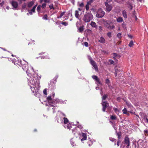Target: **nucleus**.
<instances>
[{
    "label": "nucleus",
    "instance_id": "1",
    "mask_svg": "<svg viewBox=\"0 0 148 148\" xmlns=\"http://www.w3.org/2000/svg\"><path fill=\"white\" fill-rule=\"evenodd\" d=\"M23 69L26 71L28 77V85L30 86L33 93L36 94L40 88V77L36 73H35L33 67L29 66L27 64H22Z\"/></svg>",
    "mask_w": 148,
    "mask_h": 148
},
{
    "label": "nucleus",
    "instance_id": "2",
    "mask_svg": "<svg viewBox=\"0 0 148 148\" xmlns=\"http://www.w3.org/2000/svg\"><path fill=\"white\" fill-rule=\"evenodd\" d=\"M54 93H53L51 96H49L47 97V103L46 104V106L56 107V104L58 103H60L62 104L66 103V101H63L62 100H60L58 99L53 100L52 99L54 98Z\"/></svg>",
    "mask_w": 148,
    "mask_h": 148
},
{
    "label": "nucleus",
    "instance_id": "3",
    "mask_svg": "<svg viewBox=\"0 0 148 148\" xmlns=\"http://www.w3.org/2000/svg\"><path fill=\"white\" fill-rule=\"evenodd\" d=\"M73 133L74 134H77L79 136V139L81 142L84 143V141L85 140L87 139V135L86 134L83 133H80L77 131V130L75 128L72 130Z\"/></svg>",
    "mask_w": 148,
    "mask_h": 148
},
{
    "label": "nucleus",
    "instance_id": "4",
    "mask_svg": "<svg viewBox=\"0 0 148 148\" xmlns=\"http://www.w3.org/2000/svg\"><path fill=\"white\" fill-rule=\"evenodd\" d=\"M93 18V15L90 12H86L84 14L83 20L85 22L88 23L92 20Z\"/></svg>",
    "mask_w": 148,
    "mask_h": 148
},
{
    "label": "nucleus",
    "instance_id": "5",
    "mask_svg": "<svg viewBox=\"0 0 148 148\" xmlns=\"http://www.w3.org/2000/svg\"><path fill=\"white\" fill-rule=\"evenodd\" d=\"M64 123L65 124L64 125V127L69 130H70L71 128H72V126L71 124L70 123H69V120L68 119L64 117L63 118Z\"/></svg>",
    "mask_w": 148,
    "mask_h": 148
},
{
    "label": "nucleus",
    "instance_id": "6",
    "mask_svg": "<svg viewBox=\"0 0 148 148\" xmlns=\"http://www.w3.org/2000/svg\"><path fill=\"white\" fill-rule=\"evenodd\" d=\"M107 97L106 95H105L102 97V105L103 107V111L105 112L106 108L108 107V104L104 100H105Z\"/></svg>",
    "mask_w": 148,
    "mask_h": 148
},
{
    "label": "nucleus",
    "instance_id": "7",
    "mask_svg": "<svg viewBox=\"0 0 148 148\" xmlns=\"http://www.w3.org/2000/svg\"><path fill=\"white\" fill-rule=\"evenodd\" d=\"M105 14V12L101 9H99L97 13L96 17L100 18L102 17Z\"/></svg>",
    "mask_w": 148,
    "mask_h": 148
},
{
    "label": "nucleus",
    "instance_id": "8",
    "mask_svg": "<svg viewBox=\"0 0 148 148\" xmlns=\"http://www.w3.org/2000/svg\"><path fill=\"white\" fill-rule=\"evenodd\" d=\"M88 58L90 60V62L91 65L95 68V70L97 71L98 70V69L96 63L91 58L90 56H88Z\"/></svg>",
    "mask_w": 148,
    "mask_h": 148
},
{
    "label": "nucleus",
    "instance_id": "9",
    "mask_svg": "<svg viewBox=\"0 0 148 148\" xmlns=\"http://www.w3.org/2000/svg\"><path fill=\"white\" fill-rule=\"evenodd\" d=\"M124 143L125 144L127 145L126 147L128 148L130 146V139L128 137H125L124 139Z\"/></svg>",
    "mask_w": 148,
    "mask_h": 148
},
{
    "label": "nucleus",
    "instance_id": "10",
    "mask_svg": "<svg viewBox=\"0 0 148 148\" xmlns=\"http://www.w3.org/2000/svg\"><path fill=\"white\" fill-rule=\"evenodd\" d=\"M36 6V5L34 6L33 8L29 12V13H27V14L28 15H32V14L33 13H34L35 12V10Z\"/></svg>",
    "mask_w": 148,
    "mask_h": 148
},
{
    "label": "nucleus",
    "instance_id": "11",
    "mask_svg": "<svg viewBox=\"0 0 148 148\" xmlns=\"http://www.w3.org/2000/svg\"><path fill=\"white\" fill-rule=\"evenodd\" d=\"M105 5L106 7V10L108 12L110 11L112 9V6L107 3H105Z\"/></svg>",
    "mask_w": 148,
    "mask_h": 148
},
{
    "label": "nucleus",
    "instance_id": "12",
    "mask_svg": "<svg viewBox=\"0 0 148 148\" xmlns=\"http://www.w3.org/2000/svg\"><path fill=\"white\" fill-rule=\"evenodd\" d=\"M75 139L73 138L71 139L70 140V143L71 145L73 147L76 146V145L75 142Z\"/></svg>",
    "mask_w": 148,
    "mask_h": 148
},
{
    "label": "nucleus",
    "instance_id": "13",
    "mask_svg": "<svg viewBox=\"0 0 148 148\" xmlns=\"http://www.w3.org/2000/svg\"><path fill=\"white\" fill-rule=\"evenodd\" d=\"M92 78L95 79V81L99 84H101V83L99 81V79L96 75H93L92 76Z\"/></svg>",
    "mask_w": 148,
    "mask_h": 148
},
{
    "label": "nucleus",
    "instance_id": "14",
    "mask_svg": "<svg viewBox=\"0 0 148 148\" xmlns=\"http://www.w3.org/2000/svg\"><path fill=\"white\" fill-rule=\"evenodd\" d=\"M11 4L12 6L15 9L17 8L18 6V3L16 2L12 1L11 3Z\"/></svg>",
    "mask_w": 148,
    "mask_h": 148
},
{
    "label": "nucleus",
    "instance_id": "15",
    "mask_svg": "<svg viewBox=\"0 0 148 148\" xmlns=\"http://www.w3.org/2000/svg\"><path fill=\"white\" fill-rule=\"evenodd\" d=\"M40 55H42L43 54H45V56H43L41 57V58H49V57L47 55L48 54L47 53H45V52H42L39 54Z\"/></svg>",
    "mask_w": 148,
    "mask_h": 148
},
{
    "label": "nucleus",
    "instance_id": "16",
    "mask_svg": "<svg viewBox=\"0 0 148 148\" xmlns=\"http://www.w3.org/2000/svg\"><path fill=\"white\" fill-rule=\"evenodd\" d=\"M80 13L79 11L78 10H75V17L77 18L78 19L79 18V13Z\"/></svg>",
    "mask_w": 148,
    "mask_h": 148
},
{
    "label": "nucleus",
    "instance_id": "17",
    "mask_svg": "<svg viewBox=\"0 0 148 148\" xmlns=\"http://www.w3.org/2000/svg\"><path fill=\"white\" fill-rule=\"evenodd\" d=\"M34 1H30L27 3V6L29 8H30L31 7L32 5H33L34 3Z\"/></svg>",
    "mask_w": 148,
    "mask_h": 148
},
{
    "label": "nucleus",
    "instance_id": "18",
    "mask_svg": "<svg viewBox=\"0 0 148 148\" xmlns=\"http://www.w3.org/2000/svg\"><path fill=\"white\" fill-rule=\"evenodd\" d=\"M75 125L78 128H79L80 130H81L83 128L82 125L79 124L78 122H77V123Z\"/></svg>",
    "mask_w": 148,
    "mask_h": 148
},
{
    "label": "nucleus",
    "instance_id": "19",
    "mask_svg": "<svg viewBox=\"0 0 148 148\" xmlns=\"http://www.w3.org/2000/svg\"><path fill=\"white\" fill-rule=\"evenodd\" d=\"M99 41L101 43H104L105 42V40L103 36H101L99 40Z\"/></svg>",
    "mask_w": 148,
    "mask_h": 148
},
{
    "label": "nucleus",
    "instance_id": "20",
    "mask_svg": "<svg viewBox=\"0 0 148 148\" xmlns=\"http://www.w3.org/2000/svg\"><path fill=\"white\" fill-rule=\"evenodd\" d=\"M90 25L93 27L96 28L97 27V25L95 22H91L90 24Z\"/></svg>",
    "mask_w": 148,
    "mask_h": 148
},
{
    "label": "nucleus",
    "instance_id": "21",
    "mask_svg": "<svg viewBox=\"0 0 148 148\" xmlns=\"http://www.w3.org/2000/svg\"><path fill=\"white\" fill-rule=\"evenodd\" d=\"M122 14L123 17L125 18H126L127 17V16L126 14V12L125 10H123L122 12Z\"/></svg>",
    "mask_w": 148,
    "mask_h": 148
},
{
    "label": "nucleus",
    "instance_id": "22",
    "mask_svg": "<svg viewBox=\"0 0 148 148\" xmlns=\"http://www.w3.org/2000/svg\"><path fill=\"white\" fill-rule=\"evenodd\" d=\"M116 21L118 22H121L123 21V19L122 17H119L117 19Z\"/></svg>",
    "mask_w": 148,
    "mask_h": 148
},
{
    "label": "nucleus",
    "instance_id": "23",
    "mask_svg": "<svg viewBox=\"0 0 148 148\" xmlns=\"http://www.w3.org/2000/svg\"><path fill=\"white\" fill-rule=\"evenodd\" d=\"M122 112L124 114H125L127 115H128L129 114L128 113V111H127L126 108H124V109H123L122 110Z\"/></svg>",
    "mask_w": 148,
    "mask_h": 148
},
{
    "label": "nucleus",
    "instance_id": "24",
    "mask_svg": "<svg viewBox=\"0 0 148 148\" xmlns=\"http://www.w3.org/2000/svg\"><path fill=\"white\" fill-rule=\"evenodd\" d=\"M65 13V12H62L60 14V16H58L57 18H61L63 16L64 14Z\"/></svg>",
    "mask_w": 148,
    "mask_h": 148
},
{
    "label": "nucleus",
    "instance_id": "25",
    "mask_svg": "<svg viewBox=\"0 0 148 148\" xmlns=\"http://www.w3.org/2000/svg\"><path fill=\"white\" fill-rule=\"evenodd\" d=\"M115 28V26L114 25H110L108 27V28L110 30H111Z\"/></svg>",
    "mask_w": 148,
    "mask_h": 148
},
{
    "label": "nucleus",
    "instance_id": "26",
    "mask_svg": "<svg viewBox=\"0 0 148 148\" xmlns=\"http://www.w3.org/2000/svg\"><path fill=\"white\" fill-rule=\"evenodd\" d=\"M117 37L118 38L121 39L122 37L121 33H118L117 35Z\"/></svg>",
    "mask_w": 148,
    "mask_h": 148
},
{
    "label": "nucleus",
    "instance_id": "27",
    "mask_svg": "<svg viewBox=\"0 0 148 148\" xmlns=\"http://www.w3.org/2000/svg\"><path fill=\"white\" fill-rule=\"evenodd\" d=\"M133 45H134V43H133V41L132 40H131V41H130V42L129 44V46L130 47H132L133 46Z\"/></svg>",
    "mask_w": 148,
    "mask_h": 148
},
{
    "label": "nucleus",
    "instance_id": "28",
    "mask_svg": "<svg viewBox=\"0 0 148 148\" xmlns=\"http://www.w3.org/2000/svg\"><path fill=\"white\" fill-rule=\"evenodd\" d=\"M115 77L116 76L117 73L119 72V70L118 69V68L116 67L115 68Z\"/></svg>",
    "mask_w": 148,
    "mask_h": 148
},
{
    "label": "nucleus",
    "instance_id": "29",
    "mask_svg": "<svg viewBox=\"0 0 148 148\" xmlns=\"http://www.w3.org/2000/svg\"><path fill=\"white\" fill-rule=\"evenodd\" d=\"M113 109L115 112L118 114L119 113V110L116 108H114Z\"/></svg>",
    "mask_w": 148,
    "mask_h": 148
},
{
    "label": "nucleus",
    "instance_id": "30",
    "mask_svg": "<svg viewBox=\"0 0 148 148\" xmlns=\"http://www.w3.org/2000/svg\"><path fill=\"white\" fill-rule=\"evenodd\" d=\"M79 32H82L84 30V28L83 27H81L78 29Z\"/></svg>",
    "mask_w": 148,
    "mask_h": 148
},
{
    "label": "nucleus",
    "instance_id": "31",
    "mask_svg": "<svg viewBox=\"0 0 148 148\" xmlns=\"http://www.w3.org/2000/svg\"><path fill=\"white\" fill-rule=\"evenodd\" d=\"M107 36L110 38L112 37V33L111 32H109L107 33Z\"/></svg>",
    "mask_w": 148,
    "mask_h": 148
},
{
    "label": "nucleus",
    "instance_id": "32",
    "mask_svg": "<svg viewBox=\"0 0 148 148\" xmlns=\"http://www.w3.org/2000/svg\"><path fill=\"white\" fill-rule=\"evenodd\" d=\"M90 4H88V3L87 2V4L86 5V10H88L89 9V5Z\"/></svg>",
    "mask_w": 148,
    "mask_h": 148
},
{
    "label": "nucleus",
    "instance_id": "33",
    "mask_svg": "<svg viewBox=\"0 0 148 148\" xmlns=\"http://www.w3.org/2000/svg\"><path fill=\"white\" fill-rule=\"evenodd\" d=\"M43 19L45 20H47V16L46 14H45L43 17L42 18Z\"/></svg>",
    "mask_w": 148,
    "mask_h": 148
},
{
    "label": "nucleus",
    "instance_id": "34",
    "mask_svg": "<svg viewBox=\"0 0 148 148\" xmlns=\"http://www.w3.org/2000/svg\"><path fill=\"white\" fill-rule=\"evenodd\" d=\"M41 7V6L40 5H39L38 6L37 9V10L38 12H39V11H40Z\"/></svg>",
    "mask_w": 148,
    "mask_h": 148
},
{
    "label": "nucleus",
    "instance_id": "35",
    "mask_svg": "<svg viewBox=\"0 0 148 148\" xmlns=\"http://www.w3.org/2000/svg\"><path fill=\"white\" fill-rule=\"evenodd\" d=\"M110 118L112 120H115L116 118V117L115 116L112 115L111 116Z\"/></svg>",
    "mask_w": 148,
    "mask_h": 148
},
{
    "label": "nucleus",
    "instance_id": "36",
    "mask_svg": "<svg viewBox=\"0 0 148 148\" xmlns=\"http://www.w3.org/2000/svg\"><path fill=\"white\" fill-rule=\"evenodd\" d=\"M113 54L114 56L115 57H116L118 58H119L120 57V56L119 55H117L116 53H114Z\"/></svg>",
    "mask_w": 148,
    "mask_h": 148
},
{
    "label": "nucleus",
    "instance_id": "37",
    "mask_svg": "<svg viewBox=\"0 0 148 148\" xmlns=\"http://www.w3.org/2000/svg\"><path fill=\"white\" fill-rule=\"evenodd\" d=\"M61 24L65 26H66L68 25L67 22H62V23H61Z\"/></svg>",
    "mask_w": 148,
    "mask_h": 148
},
{
    "label": "nucleus",
    "instance_id": "38",
    "mask_svg": "<svg viewBox=\"0 0 148 148\" xmlns=\"http://www.w3.org/2000/svg\"><path fill=\"white\" fill-rule=\"evenodd\" d=\"M84 4L83 3H81L79 4V6L81 8H82L84 6Z\"/></svg>",
    "mask_w": 148,
    "mask_h": 148
},
{
    "label": "nucleus",
    "instance_id": "39",
    "mask_svg": "<svg viewBox=\"0 0 148 148\" xmlns=\"http://www.w3.org/2000/svg\"><path fill=\"white\" fill-rule=\"evenodd\" d=\"M49 7L51 9H53V10L54 9V8L53 7V5L51 4L49 5Z\"/></svg>",
    "mask_w": 148,
    "mask_h": 148
},
{
    "label": "nucleus",
    "instance_id": "40",
    "mask_svg": "<svg viewBox=\"0 0 148 148\" xmlns=\"http://www.w3.org/2000/svg\"><path fill=\"white\" fill-rule=\"evenodd\" d=\"M46 5L45 3H43L42 6H41V8H42V9H44L46 7Z\"/></svg>",
    "mask_w": 148,
    "mask_h": 148
},
{
    "label": "nucleus",
    "instance_id": "41",
    "mask_svg": "<svg viewBox=\"0 0 148 148\" xmlns=\"http://www.w3.org/2000/svg\"><path fill=\"white\" fill-rule=\"evenodd\" d=\"M82 8H79L78 9V10H78L79 11V12H80H80H81V14H82Z\"/></svg>",
    "mask_w": 148,
    "mask_h": 148
},
{
    "label": "nucleus",
    "instance_id": "42",
    "mask_svg": "<svg viewBox=\"0 0 148 148\" xmlns=\"http://www.w3.org/2000/svg\"><path fill=\"white\" fill-rule=\"evenodd\" d=\"M43 93L44 94L46 95H47V89H45L43 91Z\"/></svg>",
    "mask_w": 148,
    "mask_h": 148
},
{
    "label": "nucleus",
    "instance_id": "43",
    "mask_svg": "<svg viewBox=\"0 0 148 148\" xmlns=\"http://www.w3.org/2000/svg\"><path fill=\"white\" fill-rule=\"evenodd\" d=\"M94 1V0H90V1L88 2L87 3H88V4H91Z\"/></svg>",
    "mask_w": 148,
    "mask_h": 148
},
{
    "label": "nucleus",
    "instance_id": "44",
    "mask_svg": "<svg viewBox=\"0 0 148 148\" xmlns=\"http://www.w3.org/2000/svg\"><path fill=\"white\" fill-rule=\"evenodd\" d=\"M106 82L107 84H108L110 83V81L108 79H106Z\"/></svg>",
    "mask_w": 148,
    "mask_h": 148
},
{
    "label": "nucleus",
    "instance_id": "45",
    "mask_svg": "<svg viewBox=\"0 0 148 148\" xmlns=\"http://www.w3.org/2000/svg\"><path fill=\"white\" fill-rule=\"evenodd\" d=\"M109 62L111 64H113L114 63V61L112 60H109Z\"/></svg>",
    "mask_w": 148,
    "mask_h": 148
},
{
    "label": "nucleus",
    "instance_id": "46",
    "mask_svg": "<svg viewBox=\"0 0 148 148\" xmlns=\"http://www.w3.org/2000/svg\"><path fill=\"white\" fill-rule=\"evenodd\" d=\"M122 27L124 28L125 29L126 28V27L125 26V23H123L122 24Z\"/></svg>",
    "mask_w": 148,
    "mask_h": 148
},
{
    "label": "nucleus",
    "instance_id": "47",
    "mask_svg": "<svg viewBox=\"0 0 148 148\" xmlns=\"http://www.w3.org/2000/svg\"><path fill=\"white\" fill-rule=\"evenodd\" d=\"M84 45L86 47H88V43L87 42H85L84 43Z\"/></svg>",
    "mask_w": 148,
    "mask_h": 148
},
{
    "label": "nucleus",
    "instance_id": "48",
    "mask_svg": "<svg viewBox=\"0 0 148 148\" xmlns=\"http://www.w3.org/2000/svg\"><path fill=\"white\" fill-rule=\"evenodd\" d=\"M87 31L89 33L91 34L92 33V31L90 29H88L87 30Z\"/></svg>",
    "mask_w": 148,
    "mask_h": 148
},
{
    "label": "nucleus",
    "instance_id": "49",
    "mask_svg": "<svg viewBox=\"0 0 148 148\" xmlns=\"http://www.w3.org/2000/svg\"><path fill=\"white\" fill-rule=\"evenodd\" d=\"M26 7V5L25 4V3L24 4H23L22 6V8L23 9H25Z\"/></svg>",
    "mask_w": 148,
    "mask_h": 148
},
{
    "label": "nucleus",
    "instance_id": "50",
    "mask_svg": "<svg viewBox=\"0 0 148 148\" xmlns=\"http://www.w3.org/2000/svg\"><path fill=\"white\" fill-rule=\"evenodd\" d=\"M44 1L45 3H49L50 2L49 0H44Z\"/></svg>",
    "mask_w": 148,
    "mask_h": 148
},
{
    "label": "nucleus",
    "instance_id": "51",
    "mask_svg": "<svg viewBox=\"0 0 148 148\" xmlns=\"http://www.w3.org/2000/svg\"><path fill=\"white\" fill-rule=\"evenodd\" d=\"M110 140H111L112 141H114V140H115V139L113 138H110Z\"/></svg>",
    "mask_w": 148,
    "mask_h": 148
},
{
    "label": "nucleus",
    "instance_id": "52",
    "mask_svg": "<svg viewBox=\"0 0 148 148\" xmlns=\"http://www.w3.org/2000/svg\"><path fill=\"white\" fill-rule=\"evenodd\" d=\"M128 36L130 38H133V36L131 35L128 34Z\"/></svg>",
    "mask_w": 148,
    "mask_h": 148
},
{
    "label": "nucleus",
    "instance_id": "53",
    "mask_svg": "<svg viewBox=\"0 0 148 148\" xmlns=\"http://www.w3.org/2000/svg\"><path fill=\"white\" fill-rule=\"evenodd\" d=\"M144 120H146L147 121V122H148V119L147 118V117H145L144 118Z\"/></svg>",
    "mask_w": 148,
    "mask_h": 148
},
{
    "label": "nucleus",
    "instance_id": "54",
    "mask_svg": "<svg viewBox=\"0 0 148 148\" xmlns=\"http://www.w3.org/2000/svg\"><path fill=\"white\" fill-rule=\"evenodd\" d=\"M4 4V2L3 1L0 3V5L1 6H2Z\"/></svg>",
    "mask_w": 148,
    "mask_h": 148
},
{
    "label": "nucleus",
    "instance_id": "55",
    "mask_svg": "<svg viewBox=\"0 0 148 148\" xmlns=\"http://www.w3.org/2000/svg\"><path fill=\"white\" fill-rule=\"evenodd\" d=\"M12 62L14 64L16 65H17V64L15 62H14V60H12Z\"/></svg>",
    "mask_w": 148,
    "mask_h": 148
},
{
    "label": "nucleus",
    "instance_id": "56",
    "mask_svg": "<svg viewBox=\"0 0 148 148\" xmlns=\"http://www.w3.org/2000/svg\"><path fill=\"white\" fill-rule=\"evenodd\" d=\"M90 142H91V143H92V142H91V140H90L88 142V145H90V144H89V143H90Z\"/></svg>",
    "mask_w": 148,
    "mask_h": 148
},
{
    "label": "nucleus",
    "instance_id": "57",
    "mask_svg": "<svg viewBox=\"0 0 148 148\" xmlns=\"http://www.w3.org/2000/svg\"><path fill=\"white\" fill-rule=\"evenodd\" d=\"M99 29L100 30H102V27L101 26H99Z\"/></svg>",
    "mask_w": 148,
    "mask_h": 148
},
{
    "label": "nucleus",
    "instance_id": "58",
    "mask_svg": "<svg viewBox=\"0 0 148 148\" xmlns=\"http://www.w3.org/2000/svg\"><path fill=\"white\" fill-rule=\"evenodd\" d=\"M6 8L8 10H9L10 9V7L9 6H7L6 7Z\"/></svg>",
    "mask_w": 148,
    "mask_h": 148
},
{
    "label": "nucleus",
    "instance_id": "59",
    "mask_svg": "<svg viewBox=\"0 0 148 148\" xmlns=\"http://www.w3.org/2000/svg\"><path fill=\"white\" fill-rule=\"evenodd\" d=\"M144 132H145V133H147L148 132V131L147 130H145L144 131Z\"/></svg>",
    "mask_w": 148,
    "mask_h": 148
},
{
    "label": "nucleus",
    "instance_id": "60",
    "mask_svg": "<svg viewBox=\"0 0 148 148\" xmlns=\"http://www.w3.org/2000/svg\"><path fill=\"white\" fill-rule=\"evenodd\" d=\"M99 89V88L98 87H96V90H98Z\"/></svg>",
    "mask_w": 148,
    "mask_h": 148
},
{
    "label": "nucleus",
    "instance_id": "61",
    "mask_svg": "<svg viewBox=\"0 0 148 148\" xmlns=\"http://www.w3.org/2000/svg\"><path fill=\"white\" fill-rule=\"evenodd\" d=\"M120 98L119 97H118L117 98V100L118 101H119L120 100Z\"/></svg>",
    "mask_w": 148,
    "mask_h": 148
},
{
    "label": "nucleus",
    "instance_id": "62",
    "mask_svg": "<svg viewBox=\"0 0 148 148\" xmlns=\"http://www.w3.org/2000/svg\"><path fill=\"white\" fill-rule=\"evenodd\" d=\"M117 145L118 146H119V141H118V142H117Z\"/></svg>",
    "mask_w": 148,
    "mask_h": 148
},
{
    "label": "nucleus",
    "instance_id": "63",
    "mask_svg": "<svg viewBox=\"0 0 148 148\" xmlns=\"http://www.w3.org/2000/svg\"><path fill=\"white\" fill-rule=\"evenodd\" d=\"M134 17H135V19H136H136H137V17H136V16H134Z\"/></svg>",
    "mask_w": 148,
    "mask_h": 148
},
{
    "label": "nucleus",
    "instance_id": "64",
    "mask_svg": "<svg viewBox=\"0 0 148 148\" xmlns=\"http://www.w3.org/2000/svg\"><path fill=\"white\" fill-rule=\"evenodd\" d=\"M62 115H63V116H65V115H64V114H62Z\"/></svg>",
    "mask_w": 148,
    "mask_h": 148
}]
</instances>
